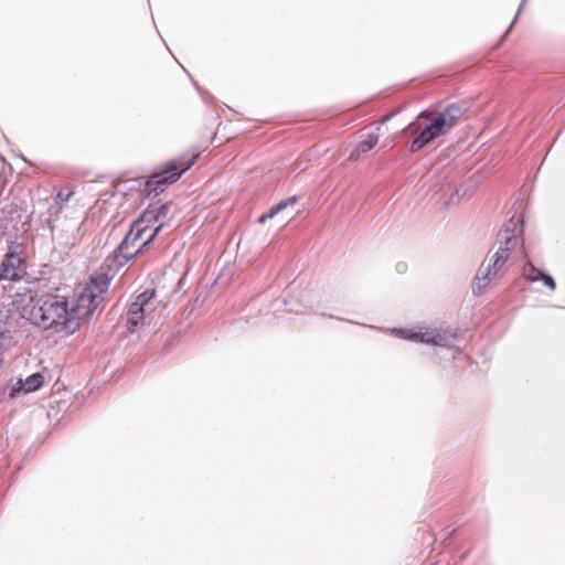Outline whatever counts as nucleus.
Instances as JSON below:
<instances>
[{"mask_svg": "<svg viewBox=\"0 0 565 565\" xmlns=\"http://www.w3.org/2000/svg\"><path fill=\"white\" fill-rule=\"evenodd\" d=\"M522 217H511L508 224L504 225V228L499 233V241L497 243L498 247L493 253L495 256H502L504 262H508L511 254L519 248L522 243Z\"/></svg>", "mask_w": 565, "mask_h": 565, "instance_id": "423d86ee", "label": "nucleus"}, {"mask_svg": "<svg viewBox=\"0 0 565 565\" xmlns=\"http://www.w3.org/2000/svg\"><path fill=\"white\" fill-rule=\"evenodd\" d=\"M71 193H68L67 195L64 196L63 192H58L57 195H56V200H61L62 202H65L68 200Z\"/></svg>", "mask_w": 565, "mask_h": 565, "instance_id": "6ab92c4d", "label": "nucleus"}, {"mask_svg": "<svg viewBox=\"0 0 565 565\" xmlns=\"http://www.w3.org/2000/svg\"><path fill=\"white\" fill-rule=\"evenodd\" d=\"M469 106L466 102L454 103L438 113V118L445 119V126L450 130L457 121L468 111Z\"/></svg>", "mask_w": 565, "mask_h": 565, "instance_id": "f8f14e48", "label": "nucleus"}, {"mask_svg": "<svg viewBox=\"0 0 565 565\" xmlns=\"http://www.w3.org/2000/svg\"><path fill=\"white\" fill-rule=\"evenodd\" d=\"M198 154L190 158H181L171 161L163 171L153 173L145 183V192L147 195H158L163 192L167 185L175 182L186 170L195 162Z\"/></svg>", "mask_w": 565, "mask_h": 565, "instance_id": "20e7f679", "label": "nucleus"}, {"mask_svg": "<svg viewBox=\"0 0 565 565\" xmlns=\"http://www.w3.org/2000/svg\"><path fill=\"white\" fill-rule=\"evenodd\" d=\"M379 141L377 134H369L364 140H362L356 148L352 151L351 158L358 157L361 152H367L372 150Z\"/></svg>", "mask_w": 565, "mask_h": 565, "instance_id": "2eb2a0df", "label": "nucleus"}, {"mask_svg": "<svg viewBox=\"0 0 565 565\" xmlns=\"http://www.w3.org/2000/svg\"><path fill=\"white\" fill-rule=\"evenodd\" d=\"M135 301L142 303V313L145 315L148 324L156 322L157 319L161 317L166 308L162 301L157 299L156 291L150 289L138 295Z\"/></svg>", "mask_w": 565, "mask_h": 565, "instance_id": "9d476101", "label": "nucleus"}, {"mask_svg": "<svg viewBox=\"0 0 565 565\" xmlns=\"http://www.w3.org/2000/svg\"><path fill=\"white\" fill-rule=\"evenodd\" d=\"M296 201H297L296 196H289L282 201H280L279 203L271 206L267 213L263 214L259 217V222L265 223L266 220L274 217L279 212H281L284 209H286L288 205H294L296 203Z\"/></svg>", "mask_w": 565, "mask_h": 565, "instance_id": "4468645a", "label": "nucleus"}, {"mask_svg": "<svg viewBox=\"0 0 565 565\" xmlns=\"http://www.w3.org/2000/svg\"><path fill=\"white\" fill-rule=\"evenodd\" d=\"M505 263L507 262H504L502 256H495L494 254L489 255V257L481 264L477 271L472 285L473 292L476 295H481L488 287L491 278L502 269Z\"/></svg>", "mask_w": 565, "mask_h": 565, "instance_id": "6e6552de", "label": "nucleus"}, {"mask_svg": "<svg viewBox=\"0 0 565 565\" xmlns=\"http://www.w3.org/2000/svg\"><path fill=\"white\" fill-rule=\"evenodd\" d=\"M141 306V302L134 301L128 308L126 326L131 333L148 324Z\"/></svg>", "mask_w": 565, "mask_h": 565, "instance_id": "ddd939ff", "label": "nucleus"}, {"mask_svg": "<svg viewBox=\"0 0 565 565\" xmlns=\"http://www.w3.org/2000/svg\"><path fill=\"white\" fill-rule=\"evenodd\" d=\"M522 275L529 281H539L543 275V271L536 268L531 262L526 263L523 267Z\"/></svg>", "mask_w": 565, "mask_h": 565, "instance_id": "dca6fc26", "label": "nucleus"}, {"mask_svg": "<svg viewBox=\"0 0 565 565\" xmlns=\"http://www.w3.org/2000/svg\"><path fill=\"white\" fill-rule=\"evenodd\" d=\"M109 284L110 278L107 275H98L92 278L90 284L72 302L58 295L42 297L31 311V320L45 330L74 334L84 320L103 309Z\"/></svg>", "mask_w": 565, "mask_h": 565, "instance_id": "f257e3e1", "label": "nucleus"}, {"mask_svg": "<svg viewBox=\"0 0 565 565\" xmlns=\"http://www.w3.org/2000/svg\"><path fill=\"white\" fill-rule=\"evenodd\" d=\"M44 383V376L42 373L36 372L26 379H19L14 382L8 384L6 388V394L10 399H14L20 397L21 395H26L33 393L42 387Z\"/></svg>", "mask_w": 565, "mask_h": 565, "instance_id": "1a4fd4ad", "label": "nucleus"}, {"mask_svg": "<svg viewBox=\"0 0 565 565\" xmlns=\"http://www.w3.org/2000/svg\"><path fill=\"white\" fill-rule=\"evenodd\" d=\"M391 332L405 340L451 349L455 353L459 352V348L456 347L457 333L455 332L438 329L417 332L403 328H394Z\"/></svg>", "mask_w": 565, "mask_h": 565, "instance_id": "39448f33", "label": "nucleus"}, {"mask_svg": "<svg viewBox=\"0 0 565 565\" xmlns=\"http://www.w3.org/2000/svg\"><path fill=\"white\" fill-rule=\"evenodd\" d=\"M140 227H142V225ZM156 236V231H151L149 225L146 223H143V231L138 233L135 221L126 237L115 249L114 254L105 260V266L111 275L109 276L108 273H105L104 275H107L111 279L116 271H118L128 260L139 254L143 247L154 239Z\"/></svg>", "mask_w": 565, "mask_h": 565, "instance_id": "f03ea898", "label": "nucleus"}, {"mask_svg": "<svg viewBox=\"0 0 565 565\" xmlns=\"http://www.w3.org/2000/svg\"><path fill=\"white\" fill-rule=\"evenodd\" d=\"M170 203L156 202L150 204L140 217L136 220V228L138 233L143 231V227L140 226H143V223H146L149 225L151 231H156V234L158 235L164 226L169 225L172 218L170 215Z\"/></svg>", "mask_w": 565, "mask_h": 565, "instance_id": "0eeeda50", "label": "nucleus"}, {"mask_svg": "<svg viewBox=\"0 0 565 565\" xmlns=\"http://www.w3.org/2000/svg\"><path fill=\"white\" fill-rule=\"evenodd\" d=\"M21 258L12 252L6 255L0 266V280H15L21 277L22 269L20 268Z\"/></svg>", "mask_w": 565, "mask_h": 565, "instance_id": "9b49d317", "label": "nucleus"}, {"mask_svg": "<svg viewBox=\"0 0 565 565\" xmlns=\"http://www.w3.org/2000/svg\"><path fill=\"white\" fill-rule=\"evenodd\" d=\"M541 280L547 288L555 290L556 284L551 275L543 273Z\"/></svg>", "mask_w": 565, "mask_h": 565, "instance_id": "f3484780", "label": "nucleus"}, {"mask_svg": "<svg viewBox=\"0 0 565 565\" xmlns=\"http://www.w3.org/2000/svg\"><path fill=\"white\" fill-rule=\"evenodd\" d=\"M524 2H525V0H522L521 4H520V7H519V11H518V13H516V15H515L514 20L512 21L511 25H510V26H509V29L507 30L505 34H507V33L512 29L513 24L515 23V21H516L518 17H519V14H520V12H521V10H522L523 6H524Z\"/></svg>", "mask_w": 565, "mask_h": 565, "instance_id": "a211bd4d", "label": "nucleus"}, {"mask_svg": "<svg viewBox=\"0 0 565 565\" xmlns=\"http://www.w3.org/2000/svg\"><path fill=\"white\" fill-rule=\"evenodd\" d=\"M431 116V113L423 111L415 121L409 124L408 129H413L417 134L411 145L412 152L419 151L430 141L449 131L445 126V119L438 118L437 115L433 118Z\"/></svg>", "mask_w": 565, "mask_h": 565, "instance_id": "7ed1b4c3", "label": "nucleus"}]
</instances>
